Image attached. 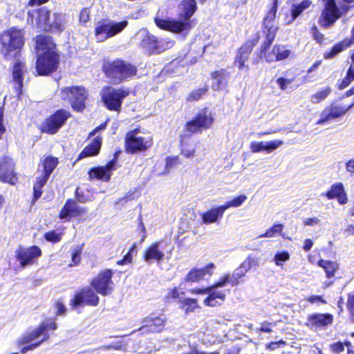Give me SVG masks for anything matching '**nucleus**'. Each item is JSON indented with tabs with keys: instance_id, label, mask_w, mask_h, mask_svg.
I'll return each mask as SVG.
<instances>
[{
	"instance_id": "obj_34",
	"label": "nucleus",
	"mask_w": 354,
	"mask_h": 354,
	"mask_svg": "<svg viewBox=\"0 0 354 354\" xmlns=\"http://www.w3.org/2000/svg\"><path fill=\"white\" fill-rule=\"evenodd\" d=\"M174 44V41L169 38L158 39L156 37L153 53H160L167 49L171 48Z\"/></svg>"
},
{
	"instance_id": "obj_30",
	"label": "nucleus",
	"mask_w": 354,
	"mask_h": 354,
	"mask_svg": "<svg viewBox=\"0 0 354 354\" xmlns=\"http://www.w3.org/2000/svg\"><path fill=\"white\" fill-rule=\"evenodd\" d=\"M291 51L286 49L284 46H274L272 52L266 55V59L268 62L283 60L290 55Z\"/></svg>"
},
{
	"instance_id": "obj_52",
	"label": "nucleus",
	"mask_w": 354,
	"mask_h": 354,
	"mask_svg": "<svg viewBox=\"0 0 354 354\" xmlns=\"http://www.w3.org/2000/svg\"><path fill=\"white\" fill-rule=\"evenodd\" d=\"M334 119H335V117L333 115V111L330 106H328L322 111L320 115V119L317 122V124H323L325 122Z\"/></svg>"
},
{
	"instance_id": "obj_54",
	"label": "nucleus",
	"mask_w": 354,
	"mask_h": 354,
	"mask_svg": "<svg viewBox=\"0 0 354 354\" xmlns=\"http://www.w3.org/2000/svg\"><path fill=\"white\" fill-rule=\"evenodd\" d=\"M184 294V292L179 291L178 288L174 287L173 288L169 290L168 292L165 296V301L170 302L171 299H179L180 295Z\"/></svg>"
},
{
	"instance_id": "obj_3",
	"label": "nucleus",
	"mask_w": 354,
	"mask_h": 354,
	"mask_svg": "<svg viewBox=\"0 0 354 354\" xmlns=\"http://www.w3.org/2000/svg\"><path fill=\"white\" fill-rule=\"evenodd\" d=\"M103 67L106 77L113 84H119L131 77L137 71L134 66L120 59L106 63Z\"/></svg>"
},
{
	"instance_id": "obj_9",
	"label": "nucleus",
	"mask_w": 354,
	"mask_h": 354,
	"mask_svg": "<svg viewBox=\"0 0 354 354\" xmlns=\"http://www.w3.org/2000/svg\"><path fill=\"white\" fill-rule=\"evenodd\" d=\"M128 95L127 91L108 87L103 90L102 99L108 109L119 111L122 100Z\"/></svg>"
},
{
	"instance_id": "obj_36",
	"label": "nucleus",
	"mask_w": 354,
	"mask_h": 354,
	"mask_svg": "<svg viewBox=\"0 0 354 354\" xmlns=\"http://www.w3.org/2000/svg\"><path fill=\"white\" fill-rule=\"evenodd\" d=\"M58 164V159L55 157L48 156L46 157L43 161L42 167L44 171V177H49L53 171L57 167Z\"/></svg>"
},
{
	"instance_id": "obj_49",
	"label": "nucleus",
	"mask_w": 354,
	"mask_h": 354,
	"mask_svg": "<svg viewBox=\"0 0 354 354\" xmlns=\"http://www.w3.org/2000/svg\"><path fill=\"white\" fill-rule=\"evenodd\" d=\"M137 247L136 243H133L129 248L128 252L123 257V258L117 261V265L124 266L131 263L133 261V252L136 251Z\"/></svg>"
},
{
	"instance_id": "obj_13",
	"label": "nucleus",
	"mask_w": 354,
	"mask_h": 354,
	"mask_svg": "<svg viewBox=\"0 0 354 354\" xmlns=\"http://www.w3.org/2000/svg\"><path fill=\"white\" fill-rule=\"evenodd\" d=\"M41 255V249L37 245H31L28 248L19 247L15 251V258L19 262L21 268L34 264L35 259L40 257Z\"/></svg>"
},
{
	"instance_id": "obj_24",
	"label": "nucleus",
	"mask_w": 354,
	"mask_h": 354,
	"mask_svg": "<svg viewBox=\"0 0 354 354\" xmlns=\"http://www.w3.org/2000/svg\"><path fill=\"white\" fill-rule=\"evenodd\" d=\"M324 196H326L328 199L337 198L338 203L341 205H344L348 202L346 193L341 183L333 185L330 189L324 194Z\"/></svg>"
},
{
	"instance_id": "obj_35",
	"label": "nucleus",
	"mask_w": 354,
	"mask_h": 354,
	"mask_svg": "<svg viewBox=\"0 0 354 354\" xmlns=\"http://www.w3.org/2000/svg\"><path fill=\"white\" fill-rule=\"evenodd\" d=\"M179 303L180 308L187 314L194 312L196 308H199L196 299L184 298L180 300Z\"/></svg>"
},
{
	"instance_id": "obj_16",
	"label": "nucleus",
	"mask_w": 354,
	"mask_h": 354,
	"mask_svg": "<svg viewBox=\"0 0 354 354\" xmlns=\"http://www.w3.org/2000/svg\"><path fill=\"white\" fill-rule=\"evenodd\" d=\"M321 24L328 27L341 16V12L336 6L335 0H324V10L322 14Z\"/></svg>"
},
{
	"instance_id": "obj_1",
	"label": "nucleus",
	"mask_w": 354,
	"mask_h": 354,
	"mask_svg": "<svg viewBox=\"0 0 354 354\" xmlns=\"http://www.w3.org/2000/svg\"><path fill=\"white\" fill-rule=\"evenodd\" d=\"M37 71L40 75H46L55 71L58 66L59 56L51 37L39 35L37 38Z\"/></svg>"
},
{
	"instance_id": "obj_39",
	"label": "nucleus",
	"mask_w": 354,
	"mask_h": 354,
	"mask_svg": "<svg viewBox=\"0 0 354 354\" xmlns=\"http://www.w3.org/2000/svg\"><path fill=\"white\" fill-rule=\"evenodd\" d=\"M351 44V40L345 39L342 42H340L333 47L329 53H326L324 55V57L326 59L331 58L337 53L344 50L348 48Z\"/></svg>"
},
{
	"instance_id": "obj_40",
	"label": "nucleus",
	"mask_w": 354,
	"mask_h": 354,
	"mask_svg": "<svg viewBox=\"0 0 354 354\" xmlns=\"http://www.w3.org/2000/svg\"><path fill=\"white\" fill-rule=\"evenodd\" d=\"M331 92V88L326 86L310 96V101L313 104H318L324 100Z\"/></svg>"
},
{
	"instance_id": "obj_51",
	"label": "nucleus",
	"mask_w": 354,
	"mask_h": 354,
	"mask_svg": "<svg viewBox=\"0 0 354 354\" xmlns=\"http://www.w3.org/2000/svg\"><path fill=\"white\" fill-rule=\"evenodd\" d=\"M346 306L350 320L354 323V292L347 295Z\"/></svg>"
},
{
	"instance_id": "obj_14",
	"label": "nucleus",
	"mask_w": 354,
	"mask_h": 354,
	"mask_svg": "<svg viewBox=\"0 0 354 354\" xmlns=\"http://www.w3.org/2000/svg\"><path fill=\"white\" fill-rule=\"evenodd\" d=\"M69 115L70 114L68 111L62 109L58 110L46 120L42 124V131L49 134L55 133L66 122Z\"/></svg>"
},
{
	"instance_id": "obj_48",
	"label": "nucleus",
	"mask_w": 354,
	"mask_h": 354,
	"mask_svg": "<svg viewBox=\"0 0 354 354\" xmlns=\"http://www.w3.org/2000/svg\"><path fill=\"white\" fill-rule=\"evenodd\" d=\"M102 138L100 136H96L90 143V156H96L99 153L102 147Z\"/></svg>"
},
{
	"instance_id": "obj_17",
	"label": "nucleus",
	"mask_w": 354,
	"mask_h": 354,
	"mask_svg": "<svg viewBox=\"0 0 354 354\" xmlns=\"http://www.w3.org/2000/svg\"><path fill=\"white\" fill-rule=\"evenodd\" d=\"M57 328V324L55 319H51L49 324L41 322L33 330L24 333L21 337L20 342L21 344H28L41 335H44V334H46L45 333L46 330H55Z\"/></svg>"
},
{
	"instance_id": "obj_53",
	"label": "nucleus",
	"mask_w": 354,
	"mask_h": 354,
	"mask_svg": "<svg viewBox=\"0 0 354 354\" xmlns=\"http://www.w3.org/2000/svg\"><path fill=\"white\" fill-rule=\"evenodd\" d=\"M354 106V102L349 105L348 106H340L337 105L332 104L330 106V109L333 111V115L335 118H337L343 115H344L350 109H351Z\"/></svg>"
},
{
	"instance_id": "obj_58",
	"label": "nucleus",
	"mask_w": 354,
	"mask_h": 354,
	"mask_svg": "<svg viewBox=\"0 0 354 354\" xmlns=\"http://www.w3.org/2000/svg\"><path fill=\"white\" fill-rule=\"evenodd\" d=\"M207 88H201L194 91L192 93H190L187 97L188 100H199L203 95H204L207 91Z\"/></svg>"
},
{
	"instance_id": "obj_18",
	"label": "nucleus",
	"mask_w": 354,
	"mask_h": 354,
	"mask_svg": "<svg viewBox=\"0 0 354 354\" xmlns=\"http://www.w3.org/2000/svg\"><path fill=\"white\" fill-rule=\"evenodd\" d=\"M259 39V35L256 34L252 39L246 41L239 48L235 59V64L238 66L239 69H242L245 66L247 69L248 68V66H245V63L248 61L253 47L258 43Z\"/></svg>"
},
{
	"instance_id": "obj_11",
	"label": "nucleus",
	"mask_w": 354,
	"mask_h": 354,
	"mask_svg": "<svg viewBox=\"0 0 354 354\" xmlns=\"http://www.w3.org/2000/svg\"><path fill=\"white\" fill-rule=\"evenodd\" d=\"M334 322L332 314L315 313L307 315L305 326L311 330H325Z\"/></svg>"
},
{
	"instance_id": "obj_59",
	"label": "nucleus",
	"mask_w": 354,
	"mask_h": 354,
	"mask_svg": "<svg viewBox=\"0 0 354 354\" xmlns=\"http://www.w3.org/2000/svg\"><path fill=\"white\" fill-rule=\"evenodd\" d=\"M329 348L333 354H340L344 351V344L339 341L330 344Z\"/></svg>"
},
{
	"instance_id": "obj_44",
	"label": "nucleus",
	"mask_w": 354,
	"mask_h": 354,
	"mask_svg": "<svg viewBox=\"0 0 354 354\" xmlns=\"http://www.w3.org/2000/svg\"><path fill=\"white\" fill-rule=\"evenodd\" d=\"M259 261L258 259L252 256L248 255L246 259L241 263L239 266V268L243 270V271H245V274L249 271L252 267L258 266Z\"/></svg>"
},
{
	"instance_id": "obj_15",
	"label": "nucleus",
	"mask_w": 354,
	"mask_h": 354,
	"mask_svg": "<svg viewBox=\"0 0 354 354\" xmlns=\"http://www.w3.org/2000/svg\"><path fill=\"white\" fill-rule=\"evenodd\" d=\"M277 0L274 2L273 6L270 10L268 12L266 17L264 19L263 26L265 29H267L266 33V41L264 42L263 46V50H266L272 44L277 27L273 25L274 19H275L277 12Z\"/></svg>"
},
{
	"instance_id": "obj_57",
	"label": "nucleus",
	"mask_w": 354,
	"mask_h": 354,
	"mask_svg": "<svg viewBox=\"0 0 354 354\" xmlns=\"http://www.w3.org/2000/svg\"><path fill=\"white\" fill-rule=\"evenodd\" d=\"M275 325L274 322L264 321L261 324V326L256 329V333H270L273 331L272 327Z\"/></svg>"
},
{
	"instance_id": "obj_43",
	"label": "nucleus",
	"mask_w": 354,
	"mask_h": 354,
	"mask_svg": "<svg viewBox=\"0 0 354 354\" xmlns=\"http://www.w3.org/2000/svg\"><path fill=\"white\" fill-rule=\"evenodd\" d=\"M283 230V225L275 223L268 228L263 234L259 235V237L272 238L280 234Z\"/></svg>"
},
{
	"instance_id": "obj_25",
	"label": "nucleus",
	"mask_w": 354,
	"mask_h": 354,
	"mask_svg": "<svg viewBox=\"0 0 354 354\" xmlns=\"http://www.w3.org/2000/svg\"><path fill=\"white\" fill-rule=\"evenodd\" d=\"M283 142L280 140H273L268 142H252L250 148L253 153L266 151L270 153L282 145Z\"/></svg>"
},
{
	"instance_id": "obj_62",
	"label": "nucleus",
	"mask_w": 354,
	"mask_h": 354,
	"mask_svg": "<svg viewBox=\"0 0 354 354\" xmlns=\"http://www.w3.org/2000/svg\"><path fill=\"white\" fill-rule=\"evenodd\" d=\"M305 300L310 304H315L316 302H319L323 304H327V301L321 295H310L306 297Z\"/></svg>"
},
{
	"instance_id": "obj_5",
	"label": "nucleus",
	"mask_w": 354,
	"mask_h": 354,
	"mask_svg": "<svg viewBox=\"0 0 354 354\" xmlns=\"http://www.w3.org/2000/svg\"><path fill=\"white\" fill-rule=\"evenodd\" d=\"M62 100L69 103L77 111H82L85 108L86 98V91L81 86L66 87L59 93Z\"/></svg>"
},
{
	"instance_id": "obj_47",
	"label": "nucleus",
	"mask_w": 354,
	"mask_h": 354,
	"mask_svg": "<svg viewBox=\"0 0 354 354\" xmlns=\"http://www.w3.org/2000/svg\"><path fill=\"white\" fill-rule=\"evenodd\" d=\"M245 271H243L239 268L236 269L232 275L230 274L229 283L232 286H236L239 284L241 280L245 276Z\"/></svg>"
},
{
	"instance_id": "obj_19",
	"label": "nucleus",
	"mask_w": 354,
	"mask_h": 354,
	"mask_svg": "<svg viewBox=\"0 0 354 354\" xmlns=\"http://www.w3.org/2000/svg\"><path fill=\"white\" fill-rule=\"evenodd\" d=\"M84 209L80 207L74 199H67L59 212L58 217L62 220L69 221L72 218L80 216Z\"/></svg>"
},
{
	"instance_id": "obj_32",
	"label": "nucleus",
	"mask_w": 354,
	"mask_h": 354,
	"mask_svg": "<svg viewBox=\"0 0 354 354\" xmlns=\"http://www.w3.org/2000/svg\"><path fill=\"white\" fill-rule=\"evenodd\" d=\"M14 162L11 158H5L0 162V177H14Z\"/></svg>"
},
{
	"instance_id": "obj_7",
	"label": "nucleus",
	"mask_w": 354,
	"mask_h": 354,
	"mask_svg": "<svg viewBox=\"0 0 354 354\" xmlns=\"http://www.w3.org/2000/svg\"><path fill=\"white\" fill-rule=\"evenodd\" d=\"M128 25V21L124 20L117 22L109 21L100 24L95 28V37L97 41H103L107 38L112 37L121 32Z\"/></svg>"
},
{
	"instance_id": "obj_61",
	"label": "nucleus",
	"mask_w": 354,
	"mask_h": 354,
	"mask_svg": "<svg viewBox=\"0 0 354 354\" xmlns=\"http://www.w3.org/2000/svg\"><path fill=\"white\" fill-rule=\"evenodd\" d=\"M230 274H225L219 279L212 285L215 288L224 287L227 283H229Z\"/></svg>"
},
{
	"instance_id": "obj_50",
	"label": "nucleus",
	"mask_w": 354,
	"mask_h": 354,
	"mask_svg": "<svg viewBox=\"0 0 354 354\" xmlns=\"http://www.w3.org/2000/svg\"><path fill=\"white\" fill-rule=\"evenodd\" d=\"M44 238L48 242L52 243H57L61 241L62 238V233L57 232L54 230H50L44 234Z\"/></svg>"
},
{
	"instance_id": "obj_45",
	"label": "nucleus",
	"mask_w": 354,
	"mask_h": 354,
	"mask_svg": "<svg viewBox=\"0 0 354 354\" xmlns=\"http://www.w3.org/2000/svg\"><path fill=\"white\" fill-rule=\"evenodd\" d=\"M156 36L147 33L142 40L141 41L140 45L142 48H146L149 53H153V48L155 45Z\"/></svg>"
},
{
	"instance_id": "obj_37",
	"label": "nucleus",
	"mask_w": 354,
	"mask_h": 354,
	"mask_svg": "<svg viewBox=\"0 0 354 354\" xmlns=\"http://www.w3.org/2000/svg\"><path fill=\"white\" fill-rule=\"evenodd\" d=\"M310 5V2L308 0H304L299 3L293 4L291 8L292 21L297 19Z\"/></svg>"
},
{
	"instance_id": "obj_29",
	"label": "nucleus",
	"mask_w": 354,
	"mask_h": 354,
	"mask_svg": "<svg viewBox=\"0 0 354 354\" xmlns=\"http://www.w3.org/2000/svg\"><path fill=\"white\" fill-rule=\"evenodd\" d=\"M114 159L111 160L109 162L107 163L106 166L92 169L90 170V177H92V173L95 176V177H110L111 175V171L112 170H115L117 168V160H116V156L117 153H115Z\"/></svg>"
},
{
	"instance_id": "obj_22",
	"label": "nucleus",
	"mask_w": 354,
	"mask_h": 354,
	"mask_svg": "<svg viewBox=\"0 0 354 354\" xmlns=\"http://www.w3.org/2000/svg\"><path fill=\"white\" fill-rule=\"evenodd\" d=\"M26 72L27 68L24 63L21 62H16L15 63L12 69V80L15 83V88L18 97L21 94L24 76Z\"/></svg>"
},
{
	"instance_id": "obj_46",
	"label": "nucleus",
	"mask_w": 354,
	"mask_h": 354,
	"mask_svg": "<svg viewBox=\"0 0 354 354\" xmlns=\"http://www.w3.org/2000/svg\"><path fill=\"white\" fill-rule=\"evenodd\" d=\"M196 149V144L194 142H182L181 144V153L187 158H192L194 156Z\"/></svg>"
},
{
	"instance_id": "obj_64",
	"label": "nucleus",
	"mask_w": 354,
	"mask_h": 354,
	"mask_svg": "<svg viewBox=\"0 0 354 354\" xmlns=\"http://www.w3.org/2000/svg\"><path fill=\"white\" fill-rule=\"evenodd\" d=\"M81 261V250L79 248H76L72 254V262L73 263H70L71 266H77Z\"/></svg>"
},
{
	"instance_id": "obj_26",
	"label": "nucleus",
	"mask_w": 354,
	"mask_h": 354,
	"mask_svg": "<svg viewBox=\"0 0 354 354\" xmlns=\"http://www.w3.org/2000/svg\"><path fill=\"white\" fill-rule=\"evenodd\" d=\"M212 87L214 91L223 90L227 87L230 73L225 69H221L212 73Z\"/></svg>"
},
{
	"instance_id": "obj_2",
	"label": "nucleus",
	"mask_w": 354,
	"mask_h": 354,
	"mask_svg": "<svg viewBox=\"0 0 354 354\" xmlns=\"http://www.w3.org/2000/svg\"><path fill=\"white\" fill-rule=\"evenodd\" d=\"M181 6L182 11L179 21L156 18V26L161 29L176 33L191 29L192 26L190 18L196 10V2L195 0H183Z\"/></svg>"
},
{
	"instance_id": "obj_4",
	"label": "nucleus",
	"mask_w": 354,
	"mask_h": 354,
	"mask_svg": "<svg viewBox=\"0 0 354 354\" xmlns=\"http://www.w3.org/2000/svg\"><path fill=\"white\" fill-rule=\"evenodd\" d=\"M1 52L9 59L18 55L24 45V35L20 30L11 29L5 31L1 36Z\"/></svg>"
},
{
	"instance_id": "obj_8",
	"label": "nucleus",
	"mask_w": 354,
	"mask_h": 354,
	"mask_svg": "<svg viewBox=\"0 0 354 354\" xmlns=\"http://www.w3.org/2000/svg\"><path fill=\"white\" fill-rule=\"evenodd\" d=\"M113 271L111 269H105L93 278L91 284L97 292L106 296L113 291Z\"/></svg>"
},
{
	"instance_id": "obj_21",
	"label": "nucleus",
	"mask_w": 354,
	"mask_h": 354,
	"mask_svg": "<svg viewBox=\"0 0 354 354\" xmlns=\"http://www.w3.org/2000/svg\"><path fill=\"white\" fill-rule=\"evenodd\" d=\"M49 14V10L45 8H42L29 13V16L32 18V24H35L38 27L45 31H48L50 25Z\"/></svg>"
},
{
	"instance_id": "obj_63",
	"label": "nucleus",
	"mask_w": 354,
	"mask_h": 354,
	"mask_svg": "<svg viewBox=\"0 0 354 354\" xmlns=\"http://www.w3.org/2000/svg\"><path fill=\"white\" fill-rule=\"evenodd\" d=\"M286 344V342L283 339H280L276 342H271L268 343L266 345V348L268 350L273 351L280 347V346H285Z\"/></svg>"
},
{
	"instance_id": "obj_10",
	"label": "nucleus",
	"mask_w": 354,
	"mask_h": 354,
	"mask_svg": "<svg viewBox=\"0 0 354 354\" xmlns=\"http://www.w3.org/2000/svg\"><path fill=\"white\" fill-rule=\"evenodd\" d=\"M213 121L212 113L207 109H203L192 120L186 123L185 128L187 131L192 133L201 132L204 129H209Z\"/></svg>"
},
{
	"instance_id": "obj_56",
	"label": "nucleus",
	"mask_w": 354,
	"mask_h": 354,
	"mask_svg": "<svg viewBox=\"0 0 354 354\" xmlns=\"http://www.w3.org/2000/svg\"><path fill=\"white\" fill-rule=\"evenodd\" d=\"M49 339H50V335L48 334H44L43 338L40 341L30 344L28 345L27 346L23 347L21 348V353H25L28 351L34 350L36 348H37L39 346H40L42 342H46Z\"/></svg>"
},
{
	"instance_id": "obj_55",
	"label": "nucleus",
	"mask_w": 354,
	"mask_h": 354,
	"mask_svg": "<svg viewBox=\"0 0 354 354\" xmlns=\"http://www.w3.org/2000/svg\"><path fill=\"white\" fill-rule=\"evenodd\" d=\"M290 257V254L288 251H282L274 254V261L276 265L281 266L282 262L288 261Z\"/></svg>"
},
{
	"instance_id": "obj_20",
	"label": "nucleus",
	"mask_w": 354,
	"mask_h": 354,
	"mask_svg": "<svg viewBox=\"0 0 354 354\" xmlns=\"http://www.w3.org/2000/svg\"><path fill=\"white\" fill-rule=\"evenodd\" d=\"M165 259V254L159 250V243L153 242L147 246L142 253V259L151 263L152 261L162 262Z\"/></svg>"
},
{
	"instance_id": "obj_38",
	"label": "nucleus",
	"mask_w": 354,
	"mask_h": 354,
	"mask_svg": "<svg viewBox=\"0 0 354 354\" xmlns=\"http://www.w3.org/2000/svg\"><path fill=\"white\" fill-rule=\"evenodd\" d=\"M202 271L199 268H192L185 277V281L188 283H197L203 279Z\"/></svg>"
},
{
	"instance_id": "obj_42",
	"label": "nucleus",
	"mask_w": 354,
	"mask_h": 354,
	"mask_svg": "<svg viewBox=\"0 0 354 354\" xmlns=\"http://www.w3.org/2000/svg\"><path fill=\"white\" fill-rule=\"evenodd\" d=\"M48 178H39L33 185L32 203H35L41 196L43 193L42 188L46 183Z\"/></svg>"
},
{
	"instance_id": "obj_6",
	"label": "nucleus",
	"mask_w": 354,
	"mask_h": 354,
	"mask_svg": "<svg viewBox=\"0 0 354 354\" xmlns=\"http://www.w3.org/2000/svg\"><path fill=\"white\" fill-rule=\"evenodd\" d=\"M142 323L138 329L142 334L160 333L165 330L167 319L163 313H152L145 317Z\"/></svg>"
},
{
	"instance_id": "obj_28",
	"label": "nucleus",
	"mask_w": 354,
	"mask_h": 354,
	"mask_svg": "<svg viewBox=\"0 0 354 354\" xmlns=\"http://www.w3.org/2000/svg\"><path fill=\"white\" fill-rule=\"evenodd\" d=\"M224 212L222 205L211 208L201 214L202 222L206 225L215 223L223 217Z\"/></svg>"
},
{
	"instance_id": "obj_41",
	"label": "nucleus",
	"mask_w": 354,
	"mask_h": 354,
	"mask_svg": "<svg viewBox=\"0 0 354 354\" xmlns=\"http://www.w3.org/2000/svg\"><path fill=\"white\" fill-rule=\"evenodd\" d=\"M247 198H248L246 195L241 194L234 197L232 200L225 202L223 205H222V207L224 211L232 207H237L241 206L247 200Z\"/></svg>"
},
{
	"instance_id": "obj_33",
	"label": "nucleus",
	"mask_w": 354,
	"mask_h": 354,
	"mask_svg": "<svg viewBox=\"0 0 354 354\" xmlns=\"http://www.w3.org/2000/svg\"><path fill=\"white\" fill-rule=\"evenodd\" d=\"M50 23L48 31L59 32L65 28V16L62 14L53 13V21Z\"/></svg>"
},
{
	"instance_id": "obj_31",
	"label": "nucleus",
	"mask_w": 354,
	"mask_h": 354,
	"mask_svg": "<svg viewBox=\"0 0 354 354\" xmlns=\"http://www.w3.org/2000/svg\"><path fill=\"white\" fill-rule=\"evenodd\" d=\"M317 264L324 270L326 277L328 279L334 277L339 268V265L337 261L323 259L318 260Z\"/></svg>"
},
{
	"instance_id": "obj_60",
	"label": "nucleus",
	"mask_w": 354,
	"mask_h": 354,
	"mask_svg": "<svg viewBox=\"0 0 354 354\" xmlns=\"http://www.w3.org/2000/svg\"><path fill=\"white\" fill-rule=\"evenodd\" d=\"M215 268V264L212 262H210L203 268H199V270L202 271L201 273L203 277H205L206 275L211 277L213 274V270Z\"/></svg>"
},
{
	"instance_id": "obj_23",
	"label": "nucleus",
	"mask_w": 354,
	"mask_h": 354,
	"mask_svg": "<svg viewBox=\"0 0 354 354\" xmlns=\"http://www.w3.org/2000/svg\"><path fill=\"white\" fill-rule=\"evenodd\" d=\"M207 296L204 299L203 304L206 306L216 307L221 306L225 300L226 295L223 291L216 290L214 287L210 286Z\"/></svg>"
},
{
	"instance_id": "obj_27",
	"label": "nucleus",
	"mask_w": 354,
	"mask_h": 354,
	"mask_svg": "<svg viewBox=\"0 0 354 354\" xmlns=\"http://www.w3.org/2000/svg\"><path fill=\"white\" fill-rule=\"evenodd\" d=\"M87 304H88V288L87 287L77 290L69 303L71 309L84 307Z\"/></svg>"
},
{
	"instance_id": "obj_12",
	"label": "nucleus",
	"mask_w": 354,
	"mask_h": 354,
	"mask_svg": "<svg viewBox=\"0 0 354 354\" xmlns=\"http://www.w3.org/2000/svg\"><path fill=\"white\" fill-rule=\"evenodd\" d=\"M151 145V139H146L136 131L129 132L125 138L126 150L131 153L145 151Z\"/></svg>"
}]
</instances>
